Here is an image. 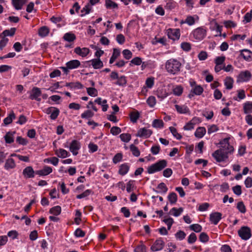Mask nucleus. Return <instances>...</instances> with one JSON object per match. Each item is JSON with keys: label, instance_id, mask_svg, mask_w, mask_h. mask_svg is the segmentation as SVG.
<instances>
[{"label": "nucleus", "instance_id": "1", "mask_svg": "<svg viewBox=\"0 0 252 252\" xmlns=\"http://www.w3.org/2000/svg\"><path fill=\"white\" fill-rule=\"evenodd\" d=\"M220 144L221 147L212 154L213 157L219 162L226 160L228 158V154L234 151L233 147L230 145L227 139H223V141L220 142Z\"/></svg>", "mask_w": 252, "mask_h": 252}, {"label": "nucleus", "instance_id": "2", "mask_svg": "<svg viewBox=\"0 0 252 252\" xmlns=\"http://www.w3.org/2000/svg\"><path fill=\"white\" fill-rule=\"evenodd\" d=\"M182 66L181 63L176 59H170L165 63V69L170 74L173 75L178 74Z\"/></svg>", "mask_w": 252, "mask_h": 252}, {"label": "nucleus", "instance_id": "3", "mask_svg": "<svg viewBox=\"0 0 252 252\" xmlns=\"http://www.w3.org/2000/svg\"><path fill=\"white\" fill-rule=\"evenodd\" d=\"M167 166V161L166 160L162 159L152 164L148 168V172L149 174H152L155 172L162 170Z\"/></svg>", "mask_w": 252, "mask_h": 252}, {"label": "nucleus", "instance_id": "4", "mask_svg": "<svg viewBox=\"0 0 252 252\" xmlns=\"http://www.w3.org/2000/svg\"><path fill=\"white\" fill-rule=\"evenodd\" d=\"M238 233L241 239L244 240H248L252 235L251 229L248 226H242Z\"/></svg>", "mask_w": 252, "mask_h": 252}, {"label": "nucleus", "instance_id": "5", "mask_svg": "<svg viewBox=\"0 0 252 252\" xmlns=\"http://www.w3.org/2000/svg\"><path fill=\"white\" fill-rule=\"evenodd\" d=\"M206 30L202 28H198L192 32L193 37L197 40L203 39L206 36Z\"/></svg>", "mask_w": 252, "mask_h": 252}, {"label": "nucleus", "instance_id": "6", "mask_svg": "<svg viewBox=\"0 0 252 252\" xmlns=\"http://www.w3.org/2000/svg\"><path fill=\"white\" fill-rule=\"evenodd\" d=\"M167 34L169 38L175 40L179 39L180 31L177 29H169L167 31Z\"/></svg>", "mask_w": 252, "mask_h": 252}, {"label": "nucleus", "instance_id": "7", "mask_svg": "<svg viewBox=\"0 0 252 252\" xmlns=\"http://www.w3.org/2000/svg\"><path fill=\"white\" fill-rule=\"evenodd\" d=\"M45 112L47 114H51L50 117L52 120L56 119L60 113L59 109L55 107H50L47 108Z\"/></svg>", "mask_w": 252, "mask_h": 252}, {"label": "nucleus", "instance_id": "8", "mask_svg": "<svg viewBox=\"0 0 252 252\" xmlns=\"http://www.w3.org/2000/svg\"><path fill=\"white\" fill-rule=\"evenodd\" d=\"M152 133L153 131L151 129H147L146 127H143L140 128L138 130L136 136L144 138H148L152 135Z\"/></svg>", "mask_w": 252, "mask_h": 252}, {"label": "nucleus", "instance_id": "9", "mask_svg": "<svg viewBox=\"0 0 252 252\" xmlns=\"http://www.w3.org/2000/svg\"><path fill=\"white\" fill-rule=\"evenodd\" d=\"M41 95L40 89L37 87H33L32 90V93L29 97L32 100H36L37 101H41L39 96Z\"/></svg>", "mask_w": 252, "mask_h": 252}, {"label": "nucleus", "instance_id": "10", "mask_svg": "<svg viewBox=\"0 0 252 252\" xmlns=\"http://www.w3.org/2000/svg\"><path fill=\"white\" fill-rule=\"evenodd\" d=\"M80 148V144L76 140H73L70 143L69 146V150L72 153L73 155H77L78 154V151Z\"/></svg>", "mask_w": 252, "mask_h": 252}, {"label": "nucleus", "instance_id": "11", "mask_svg": "<svg viewBox=\"0 0 252 252\" xmlns=\"http://www.w3.org/2000/svg\"><path fill=\"white\" fill-rule=\"evenodd\" d=\"M252 74L249 71H242L240 73L238 81L240 82H247L251 79Z\"/></svg>", "mask_w": 252, "mask_h": 252}, {"label": "nucleus", "instance_id": "12", "mask_svg": "<svg viewBox=\"0 0 252 252\" xmlns=\"http://www.w3.org/2000/svg\"><path fill=\"white\" fill-rule=\"evenodd\" d=\"M164 246V243L161 239L157 240L152 246L151 249L153 251H158L162 250Z\"/></svg>", "mask_w": 252, "mask_h": 252}, {"label": "nucleus", "instance_id": "13", "mask_svg": "<svg viewBox=\"0 0 252 252\" xmlns=\"http://www.w3.org/2000/svg\"><path fill=\"white\" fill-rule=\"evenodd\" d=\"M222 214L220 212L212 213L210 215V221L215 225L218 223L221 219Z\"/></svg>", "mask_w": 252, "mask_h": 252}, {"label": "nucleus", "instance_id": "14", "mask_svg": "<svg viewBox=\"0 0 252 252\" xmlns=\"http://www.w3.org/2000/svg\"><path fill=\"white\" fill-rule=\"evenodd\" d=\"M203 92V89L200 85L195 86L190 90V93L188 95V97L191 98L194 94L199 95Z\"/></svg>", "mask_w": 252, "mask_h": 252}, {"label": "nucleus", "instance_id": "15", "mask_svg": "<svg viewBox=\"0 0 252 252\" xmlns=\"http://www.w3.org/2000/svg\"><path fill=\"white\" fill-rule=\"evenodd\" d=\"M35 172L33 170L32 166L26 167L23 171V175L26 178H33Z\"/></svg>", "mask_w": 252, "mask_h": 252}, {"label": "nucleus", "instance_id": "16", "mask_svg": "<svg viewBox=\"0 0 252 252\" xmlns=\"http://www.w3.org/2000/svg\"><path fill=\"white\" fill-rule=\"evenodd\" d=\"M74 52L82 57H85L90 53V49L86 47L81 48L80 47H77L74 49Z\"/></svg>", "mask_w": 252, "mask_h": 252}, {"label": "nucleus", "instance_id": "17", "mask_svg": "<svg viewBox=\"0 0 252 252\" xmlns=\"http://www.w3.org/2000/svg\"><path fill=\"white\" fill-rule=\"evenodd\" d=\"M90 62L92 63V65L94 69H99L103 66V63L99 58L94 59L87 62Z\"/></svg>", "mask_w": 252, "mask_h": 252}, {"label": "nucleus", "instance_id": "18", "mask_svg": "<svg viewBox=\"0 0 252 252\" xmlns=\"http://www.w3.org/2000/svg\"><path fill=\"white\" fill-rule=\"evenodd\" d=\"M27 1L28 0H12V3L16 10H20Z\"/></svg>", "mask_w": 252, "mask_h": 252}, {"label": "nucleus", "instance_id": "19", "mask_svg": "<svg viewBox=\"0 0 252 252\" xmlns=\"http://www.w3.org/2000/svg\"><path fill=\"white\" fill-rule=\"evenodd\" d=\"M52 172V169L49 166H45L43 169L35 171V174L39 176H46Z\"/></svg>", "mask_w": 252, "mask_h": 252}, {"label": "nucleus", "instance_id": "20", "mask_svg": "<svg viewBox=\"0 0 252 252\" xmlns=\"http://www.w3.org/2000/svg\"><path fill=\"white\" fill-rule=\"evenodd\" d=\"M80 64L79 61L73 60L67 62L66 63V65L67 66L68 68L73 69L77 68L80 65Z\"/></svg>", "mask_w": 252, "mask_h": 252}, {"label": "nucleus", "instance_id": "21", "mask_svg": "<svg viewBox=\"0 0 252 252\" xmlns=\"http://www.w3.org/2000/svg\"><path fill=\"white\" fill-rule=\"evenodd\" d=\"M129 168V166L127 163H123L120 166L118 173L120 175L124 176L127 173Z\"/></svg>", "mask_w": 252, "mask_h": 252}, {"label": "nucleus", "instance_id": "22", "mask_svg": "<svg viewBox=\"0 0 252 252\" xmlns=\"http://www.w3.org/2000/svg\"><path fill=\"white\" fill-rule=\"evenodd\" d=\"M15 166L16 163L13 158H8L6 159L4 165V168L5 169L9 170L11 169H13L15 167Z\"/></svg>", "mask_w": 252, "mask_h": 252}, {"label": "nucleus", "instance_id": "23", "mask_svg": "<svg viewBox=\"0 0 252 252\" xmlns=\"http://www.w3.org/2000/svg\"><path fill=\"white\" fill-rule=\"evenodd\" d=\"M241 55L246 61H250L252 58V52L250 50L244 49L242 50Z\"/></svg>", "mask_w": 252, "mask_h": 252}, {"label": "nucleus", "instance_id": "24", "mask_svg": "<svg viewBox=\"0 0 252 252\" xmlns=\"http://www.w3.org/2000/svg\"><path fill=\"white\" fill-rule=\"evenodd\" d=\"M49 33V29L46 26H43L38 30V34L41 37H45Z\"/></svg>", "mask_w": 252, "mask_h": 252}, {"label": "nucleus", "instance_id": "25", "mask_svg": "<svg viewBox=\"0 0 252 252\" xmlns=\"http://www.w3.org/2000/svg\"><path fill=\"white\" fill-rule=\"evenodd\" d=\"M175 106L177 112L180 114H186L189 112V109L187 106L175 105Z\"/></svg>", "mask_w": 252, "mask_h": 252}, {"label": "nucleus", "instance_id": "26", "mask_svg": "<svg viewBox=\"0 0 252 252\" xmlns=\"http://www.w3.org/2000/svg\"><path fill=\"white\" fill-rule=\"evenodd\" d=\"M206 129L204 127H199L196 130L195 136L197 138H202L206 133Z\"/></svg>", "mask_w": 252, "mask_h": 252}, {"label": "nucleus", "instance_id": "27", "mask_svg": "<svg viewBox=\"0 0 252 252\" xmlns=\"http://www.w3.org/2000/svg\"><path fill=\"white\" fill-rule=\"evenodd\" d=\"M183 212V208L180 207L179 209H177L176 208L174 207L170 210L169 214L175 217H178L181 214V213Z\"/></svg>", "mask_w": 252, "mask_h": 252}, {"label": "nucleus", "instance_id": "28", "mask_svg": "<svg viewBox=\"0 0 252 252\" xmlns=\"http://www.w3.org/2000/svg\"><path fill=\"white\" fill-rule=\"evenodd\" d=\"M243 109L245 114L252 112V102L247 101L244 104Z\"/></svg>", "mask_w": 252, "mask_h": 252}, {"label": "nucleus", "instance_id": "29", "mask_svg": "<svg viewBox=\"0 0 252 252\" xmlns=\"http://www.w3.org/2000/svg\"><path fill=\"white\" fill-rule=\"evenodd\" d=\"M56 155L61 158H65L68 156V153L63 149H59L56 151Z\"/></svg>", "mask_w": 252, "mask_h": 252}, {"label": "nucleus", "instance_id": "30", "mask_svg": "<svg viewBox=\"0 0 252 252\" xmlns=\"http://www.w3.org/2000/svg\"><path fill=\"white\" fill-rule=\"evenodd\" d=\"M197 119V118H193L190 122L188 123L184 126V129L185 130H189L194 128V126L195 125V122L196 120Z\"/></svg>", "mask_w": 252, "mask_h": 252}, {"label": "nucleus", "instance_id": "31", "mask_svg": "<svg viewBox=\"0 0 252 252\" xmlns=\"http://www.w3.org/2000/svg\"><path fill=\"white\" fill-rule=\"evenodd\" d=\"M129 117L132 123H136L140 117V113L137 111H133L130 113Z\"/></svg>", "mask_w": 252, "mask_h": 252}, {"label": "nucleus", "instance_id": "32", "mask_svg": "<svg viewBox=\"0 0 252 252\" xmlns=\"http://www.w3.org/2000/svg\"><path fill=\"white\" fill-rule=\"evenodd\" d=\"M15 118V115L13 111L9 114V115L5 118L3 120V123L5 125H8L11 124L12 122L13 119Z\"/></svg>", "mask_w": 252, "mask_h": 252}, {"label": "nucleus", "instance_id": "33", "mask_svg": "<svg viewBox=\"0 0 252 252\" xmlns=\"http://www.w3.org/2000/svg\"><path fill=\"white\" fill-rule=\"evenodd\" d=\"M63 38L65 41L72 42L76 39V36L74 33L67 32L64 34Z\"/></svg>", "mask_w": 252, "mask_h": 252}, {"label": "nucleus", "instance_id": "34", "mask_svg": "<svg viewBox=\"0 0 252 252\" xmlns=\"http://www.w3.org/2000/svg\"><path fill=\"white\" fill-rule=\"evenodd\" d=\"M15 132L13 133L8 132L6 133L4 137L6 143L10 144L14 142L13 134Z\"/></svg>", "mask_w": 252, "mask_h": 252}, {"label": "nucleus", "instance_id": "35", "mask_svg": "<svg viewBox=\"0 0 252 252\" xmlns=\"http://www.w3.org/2000/svg\"><path fill=\"white\" fill-rule=\"evenodd\" d=\"M168 199L171 204H174L177 201V195L175 192H171L168 195Z\"/></svg>", "mask_w": 252, "mask_h": 252}, {"label": "nucleus", "instance_id": "36", "mask_svg": "<svg viewBox=\"0 0 252 252\" xmlns=\"http://www.w3.org/2000/svg\"><path fill=\"white\" fill-rule=\"evenodd\" d=\"M92 7L89 3L86 4L81 10L82 14L80 15L81 17L84 16L85 15L89 14L91 11Z\"/></svg>", "mask_w": 252, "mask_h": 252}, {"label": "nucleus", "instance_id": "37", "mask_svg": "<svg viewBox=\"0 0 252 252\" xmlns=\"http://www.w3.org/2000/svg\"><path fill=\"white\" fill-rule=\"evenodd\" d=\"M117 79L118 81L115 83V84L117 85L120 86H124L127 83L126 77L124 75L119 77Z\"/></svg>", "mask_w": 252, "mask_h": 252}, {"label": "nucleus", "instance_id": "38", "mask_svg": "<svg viewBox=\"0 0 252 252\" xmlns=\"http://www.w3.org/2000/svg\"><path fill=\"white\" fill-rule=\"evenodd\" d=\"M233 80L231 77H226L224 81V85L226 88L228 90L231 89L233 87Z\"/></svg>", "mask_w": 252, "mask_h": 252}, {"label": "nucleus", "instance_id": "39", "mask_svg": "<svg viewBox=\"0 0 252 252\" xmlns=\"http://www.w3.org/2000/svg\"><path fill=\"white\" fill-rule=\"evenodd\" d=\"M105 6L109 9L118 8V4L111 0H105Z\"/></svg>", "mask_w": 252, "mask_h": 252}, {"label": "nucleus", "instance_id": "40", "mask_svg": "<svg viewBox=\"0 0 252 252\" xmlns=\"http://www.w3.org/2000/svg\"><path fill=\"white\" fill-rule=\"evenodd\" d=\"M61 212V207L59 206H56L50 209L49 213L55 216L60 214Z\"/></svg>", "mask_w": 252, "mask_h": 252}, {"label": "nucleus", "instance_id": "41", "mask_svg": "<svg viewBox=\"0 0 252 252\" xmlns=\"http://www.w3.org/2000/svg\"><path fill=\"white\" fill-rule=\"evenodd\" d=\"M16 31V29L14 28H11L10 30H4L2 33V34L3 35V37H5L6 36H13Z\"/></svg>", "mask_w": 252, "mask_h": 252}, {"label": "nucleus", "instance_id": "42", "mask_svg": "<svg viewBox=\"0 0 252 252\" xmlns=\"http://www.w3.org/2000/svg\"><path fill=\"white\" fill-rule=\"evenodd\" d=\"M164 123L161 120L155 119L154 120L152 126L156 128H161L163 126Z\"/></svg>", "mask_w": 252, "mask_h": 252}, {"label": "nucleus", "instance_id": "43", "mask_svg": "<svg viewBox=\"0 0 252 252\" xmlns=\"http://www.w3.org/2000/svg\"><path fill=\"white\" fill-rule=\"evenodd\" d=\"M129 148L133 156L135 157H139L140 156V152L137 147L131 144Z\"/></svg>", "mask_w": 252, "mask_h": 252}, {"label": "nucleus", "instance_id": "44", "mask_svg": "<svg viewBox=\"0 0 252 252\" xmlns=\"http://www.w3.org/2000/svg\"><path fill=\"white\" fill-rule=\"evenodd\" d=\"M121 140L124 142H128L131 139V135L129 133H122L120 135Z\"/></svg>", "mask_w": 252, "mask_h": 252}, {"label": "nucleus", "instance_id": "45", "mask_svg": "<svg viewBox=\"0 0 252 252\" xmlns=\"http://www.w3.org/2000/svg\"><path fill=\"white\" fill-rule=\"evenodd\" d=\"M189 228L195 232H200L202 230V226L199 224H193L189 226Z\"/></svg>", "mask_w": 252, "mask_h": 252}, {"label": "nucleus", "instance_id": "46", "mask_svg": "<svg viewBox=\"0 0 252 252\" xmlns=\"http://www.w3.org/2000/svg\"><path fill=\"white\" fill-rule=\"evenodd\" d=\"M169 129L173 135L177 139L180 140L182 138V135L178 133L177 129L172 126L169 127Z\"/></svg>", "mask_w": 252, "mask_h": 252}, {"label": "nucleus", "instance_id": "47", "mask_svg": "<svg viewBox=\"0 0 252 252\" xmlns=\"http://www.w3.org/2000/svg\"><path fill=\"white\" fill-rule=\"evenodd\" d=\"M94 115V113L91 110H87L81 114V118L83 119H89L92 118Z\"/></svg>", "mask_w": 252, "mask_h": 252}, {"label": "nucleus", "instance_id": "48", "mask_svg": "<svg viewBox=\"0 0 252 252\" xmlns=\"http://www.w3.org/2000/svg\"><path fill=\"white\" fill-rule=\"evenodd\" d=\"M199 240L202 243H206L209 241V237L205 232L200 233L199 237Z\"/></svg>", "mask_w": 252, "mask_h": 252}, {"label": "nucleus", "instance_id": "49", "mask_svg": "<svg viewBox=\"0 0 252 252\" xmlns=\"http://www.w3.org/2000/svg\"><path fill=\"white\" fill-rule=\"evenodd\" d=\"M87 92L88 94L92 96H95L97 95V91L94 88H88Z\"/></svg>", "mask_w": 252, "mask_h": 252}, {"label": "nucleus", "instance_id": "50", "mask_svg": "<svg viewBox=\"0 0 252 252\" xmlns=\"http://www.w3.org/2000/svg\"><path fill=\"white\" fill-rule=\"evenodd\" d=\"M157 188L160 190L159 191H157L158 192H162L164 193H165L168 190L167 187L164 183H160L158 186Z\"/></svg>", "mask_w": 252, "mask_h": 252}, {"label": "nucleus", "instance_id": "51", "mask_svg": "<svg viewBox=\"0 0 252 252\" xmlns=\"http://www.w3.org/2000/svg\"><path fill=\"white\" fill-rule=\"evenodd\" d=\"M183 89L181 86H177L173 89V93L177 96H180L183 93Z\"/></svg>", "mask_w": 252, "mask_h": 252}, {"label": "nucleus", "instance_id": "52", "mask_svg": "<svg viewBox=\"0 0 252 252\" xmlns=\"http://www.w3.org/2000/svg\"><path fill=\"white\" fill-rule=\"evenodd\" d=\"M147 104L151 107H153L156 104V99L155 96H151L147 100Z\"/></svg>", "mask_w": 252, "mask_h": 252}, {"label": "nucleus", "instance_id": "53", "mask_svg": "<svg viewBox=\"0 0 252 252\" xmlns=\"http://www.w3.org/2000/svg\"><path fill=\"white\" fill-rule=\"evenodd\" d=\"M163 221L167 224L168 230H170L172 225L174 223V220L171 218H168L164 219Z\"/></svg>", "mask_w": 252, "mask_h": 252}, {"label": "nucleus", "instance_id": "54", "mask_svg": "<svg viewBox=\"0 0 252 252\" xmlns=\"http://www.w3.org/2000/svg\"><path fill=\"white\" fill-rule=\"evenodd\" d=\"M238 210L242 213H245L246 211V207L242 201L239 202L237 205Z\"/></svg>", "mask_w": 252, "mask_h": 252}, {"label": "nucleus", "instance_id": "55", "mask_svg": "<svg viewBox=\"0 0 252 252\" xmlns=\"http://www.w3.org/2000/svg\"><path fill=\"white\" fill-rule=\"evenodd\" d=\"M92 192V190L87 189L84 192L80 194H78L76 196L77 199H82L89 196Z\"/></svg>", "mask_w": 252, "mask_h": 252}, {"label": "nucleus", "instance_id": "56", "mask_svg": "<svg viewBox=\"0 0 252 252\" xmlns=\"http://www.w3.org/2000/svg\"><path fill=\"white\" fill-rule=\"evenodd\" d=\"M123 158V155L122 153H117L115 155L113 158V161L115 164L121 161Z\"/></svg>", "mask_w": 252, "mask_h": 252}, {"label": "nucleus", "instance_id": "57", "mask_svg": "<svg viewBox=\"0 0 252 252\" xmlns=\"http://www.w3.org/2000/svg\"><path fill=\"white\" fill-rule=\"evenodd\" d=\"M197 240L196 235L194 233H191L188 237V242L189 244L194 243Z\"/></svg>", "mask_w": 252, "mask_h": 252}, {"label": "nucleus", "instance_id": "58", "mask_svg": "<svg viewBox=\"0 0 252 252\" xmlns=\"http://www.w3.org/2000/svg\"><path fill=\"white\" fill-rule=\"evenodd\" d=\"M16 141L19 144L23 146L26 145L28 143V140L26 138H24L21 136H18Z\"/></svg>", "mask_w": 252, "mask_h": 252}, {"label": "nucleus", "instance_id": "59", "mask_svg": "<svg viewBox=\"0 0 252 252\" xmlns=\"http://www.w3.org/2000/svg\"><path fill=\"white\" fill-rule=\"evenodd\" d=\"M186 236V233L182 230L178 231L176 234L175 236L177 239H179L180 240H183Z\"/></svg>", "mask_w": 252, "mask_h": 252}, {"label": "nucleus", "instance_id": "60", "mask_svg": "<svg viewBox=\"0 0 252 252\" xmlns=\"http://www.w3.org/2000/svg\"><path fill=\"white\" fill-rule=\"evenodd\" d=\"M123 54L124 58L126 60H129L132 57V54L131 52L128 50L125 49L123 51Z\"/></svg>", "mask_w": 252, "mask_h": 252}, {"label": "nucleus", "instance_id": "61", "mask_svg": "<svg viewBox=\"0 0 252 252\" xmlns=\"http://www.w3.org/2000/svg\"><path fill=\"white\" fill-rule=\"evenodd\" d=\"M135 252H146V247L145 245L141 244L138 245L134 250Z\"/></svg>", "mask_w": 252, "mask_h": 252}, {"label": "nucleus", "instance_id": "62", "mask_svg": "<svg viewBox=\"0 0 252 252\" xmlns=\"http://www.w3.org/2000/svg\"><path fill=\"white\" fill-rule=\"evenodd\" d=\"M74 235L77 237H83L85 235V232L80 228H77L74 232Z\"/></svg>", "mask_w": 252, "mask_h": 252}, {"label": "nucleus", "instance_id": "63", "mask_svg": "<svg viewBox=\"0 0 252 252\" xmlns=\"http://www.w3.org/2000/svg\"><path fill=\"white\" fill-rule=\"evenodd\" d=\"M110 132L113 135H117L121 133V129L119 127L113 126L111 128Z\"/></svg>", "mask_w": 252, "mask_h": 252}, {"label": "nucleus", "instance_id": "64", "mask_svg": "<svg viewBox=\"0 0 252 252\" xmlns=\"http://www.w3.org/2000/svg\"><path fill=\"white\" fill-rule=\"evenodd\" d=\"M234 193L237 195H240L242 193L241 187L240 185H236L232 188Z\"/></svg>", "mask_w": 252, "mask_h": 252}]
</instances>
